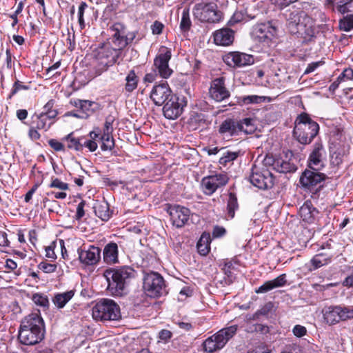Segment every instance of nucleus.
<instances>
[{"instance_id":"obj_1","label":"nucleus","mask_w":353,"mask_h":353,"mask_svg":"<svg viewBox=\"0 0 353 353\" xmlns=\"http://www.w3.org/2000/svg\"><path fill=\"white\" fill-rule=\"evenodd\" d=\"M44 336V322L39 314L32 313L22 320L18 334L19 341L21 344L36 345L39 343Z\"/></svg>"},{"instance_id":"obj_2","label":"nucleus","mask_w":353,"mask_h":353,"mask_svg":"<svg viewBox=\"0 0 353 353\" xmlns=\"http://www.w3.org/2000/svg\"><path fill=\"white\" fill-rule=\"evenodd\" d=\"M122 50L113 46L110 42L101 43L94 51L96 74L100 75L115 64Z\"/></svg>"},{"instance_id":"obj_3","label":"nucleus","mask_w":353,"mask_h":353,"mask_svg":"<svg viewBox=\"0 0 353 353\" xmlns=\"http://www.w3.org/2000/svg\"><path fill=\"white\" fill-rule=\"evenodd\" d=\"M293 134L301 144L310 143L319 131V124L307 113H301L296 117Z\"/></svg>"},{"instance_id":"obj_4","label":"nucleus","mask_w":353,"mask_h":353,"mask_svg":"<svg viewBox=\"0 0 353 353\" xmlns=\"http://www.w3.org/2000/svg\"><path fill=\"white\" fill-rule=\"evenodd\" d=\"M135 271L130 266L106 270L104 276L109 282V286L114 288L119 293L122 292L125 285L135 276Z\"/></svg>"},{"instance_id":"obj_5","label":"nucleus","mask_w":353,"mask_h":353,"mask_svg":"<svg viewBox=\"0 0 353 353\" xmlns=\"http://www.w3.org/2000/svg\"><path fill=\"white\" fill-rule=\"evenodd\" d=\"M92 317L97 321H117L121 317L120 307L113 300L101 299L92 309Z\"/></svg>"},{"instance_id":"obj_6","label":"nucleus","mask_w":353,"mask_h":353,"mask_svg":"<svg viewBox=\"0 0 353 353\" xmlns=\"http://www.w3.org/2000/svg\"><path fill=\"white\" fill-rule=\"evenodd\" d=\"M238 327L231 325L220 330L214 335L208 337L203 342V348L208 353H213L222 349L228 341L236 333Z\"/></svg>"},{"instance_id":"obj_7","label":"nucleus","mask_w":353,"mask_h":353,"mask_svg":"<svg viewBox=\"0 0 353 353\" xmlns=\"http://www.w3.org/2000/svg\"><path fill=\"white\" fill-rule=\"evenodd\" d=\"M143 288L147 296L150 297L157 298L167 293L163 278L154 272L145 274Z\"/></svg>"},{"instance_id":"obj_8","label":"nucleus","mask_w":353,"mask_h":353,"mask_svg":"<svg viewBox=\"0 0 353 353\" xmlns=\"http://www.w3.org/2000/svg\"><path fill=\"white\" fill-rule=\"evenodd\" d=\"M251 125L252 119L249 118H245L239 121L228 119L224 120L219 125V132L223 137L236 136L241 132L248 133L252 131Z\"/></svg>"},{"instance_id":"obj_9","label":"nucleus","mask_w":353,"mask_h":353,"mask_svg":"<svg viewBox=\"0 0 353 353\" xmlns=\"http://www.w3.org/2000/svg\"><path fill=\"white\" fill-rule=\"evenodd\" d=\"M194 15L199 21L208 23H218L222 17V12L214 3H199L194 8Z\"/></svg>"},{"instance_id":"obj_10","label":"nucleus","mask_w":353,"mask_h":353,"mask_svg":"<svg viewBox=\"0 0 353 353\" xmlns=\"http://www.w3.org/2000/svg\"><path fill=\"white\" fill-rule=\"evenodd\" d=\"M249 181L254 186L261 190L270 189L274 185L272 173L268 169L261 170L256 165L252 168Z\"/></svg>"},{"instance_id":"obj_11","label":"nucleus","mask_w":353,"mask_h":353,"mask_svg":"<svg viewBox=\"0 0 353 353\" xmlns=\"http://www.w3.org/2000/svg\"><path fill=\"white\" fill-rule=\"evenodd\" d=\"M323 318L329 325L353 319V308L350 307L330 306L323 310Z\"/></svg>"},{"instance_id":"obj_12","label":"nucleus","mask_w":353,"mask_h":353,"mask_svg":"<svg viewBox=\"0 0 353 353\" xmlns=\"http://www.w3.org/2000/svg\"><path fill=\"white\" fill-rule=\"evenodd\" d=\"M171 57V50L166 47H161L159 53L154 59V66L159 76L163 79H168L173 73L172 69L169 66Z\"/></svg>"},{"instance_id":"obj_13","label":"nucleus","mask_w":353,"mask_h":353,"mask_svg":"<svg viewBox=\"0 0 353 353\" xmlns=\"http://www.w3.org/2000/svg\"><path fill=\"white\" fill-rule=\"evenodd\" d=\"M228 179V175L225 173L205 176L201 181L202 190L205 194L211 195L218 188L225 185Z\"/></svg>"},{"instance_id":"obj_14","label":"nucleus","mask_w":353,"mask_h":353,"mask_svg":"<svg viewBox=\"0 0 353 353\" xmlns=\"http://www.w3.org/2000/svg\"><path fill=\"white\" fill-rule=\"evenodd\" d=\"M186 105L183 99H180L176 95L171 97L164 103L163 113L168 119H176L181 116L183 111V108Z\"/></svg>"},{"instance_id":"obj_15","label":"nucleus","mask_w":353,"mask_h":353,"mask_svg":"<svg viewBox=\"0 0 353 353\" xmlns=\"http://www.w3.org/2000/svg\"><path fill=\"white\" fill-rule=\"evenodd\" d=\"M276 32V28L268 22L257 24L254 26L252 36L255 41L269 45L274 37Z\"/></svg>"},{"instance_id":"obj_16","label":"nucleus","mask_w":353,"mask_h":353,"mask_svg":"<svg viewBox=\"0 0 353 353\" xmlns=\"http://www.w3.org/2000/svg\"><path fill=\"white\" fill-rule=\"evenodd\" d=\"M225 79L223 77L213 79L209 88L210 97L217 102H221L228 99L230 96V91L225 87Z\"/></svg>"},{"instance_id":"obj_17","label":"nucleus","mask_w":353,"mask_h":353,"mask_svg":"<svg viewBox=\"0 0 353 353\" xmlns=\"http://www.w3.org/2000/svg\"><path fill=\"white\" fill-rule=\"evenodd\" d=\"M170 214L172 225L176 228H182L188 223L190 211L188 208L179 205H170L167 210Z\"/></svg>"},{"instance_id":"obj_18","label":"nucleus","mask_w":353,"mask_h":353,"mask_svg":"<svg viewBox=\"0 0 353 353\" xmlns=\"http://www.w3.org/2000/svg\"><path fill=\"white\" fill-rule=\"evenodd\" d=\"M325 179V175L314 170L306 169L300 177V183L302 187L310 191H312L317 185Z\"/></svg>"},{"instance_id":"obj_19","label":"nucleus","mask_w":353,"mask_h":353,"mask_svg":"<svg viewBox=\"0 0 353 353\" xmlns=\"http://www.w3.org/2000/svg\"><path fill=\"white\" fill-rule=\"evenodd\" d=\"M174 94L166 82L154 85L150 97L156 105H162Z\"/></svg>"},{"instance_id":"obj_20","label":"nucleus","mask_w":353,"mask_h":353,"mask_svg":"<svg viewBox=\"0 0 353 353\" xmlns=\"http://www.w3.org/2000/svg\"><path fill=\"white\" fill-rule=\"evenodd\" d=\"M223 61L230 67H243L254 63V58L252 55L239 52H232L223 57Z\"/></svg>"},{"instance_id":"obj_21","label":"nucleus","mask_w":353,"mask_h":353,"mask_svg":"<svg viewBox=\"0 0 353 353\" xmlns=\"http://www.w3.org/2000/svg\"><path fill=\"white\" fill-rule=\"evenodd\" d=\"M263 165L266 167H272L273 170L281 173L292 172L296 170V166L288 161L282 158H274L267 155L263 159Z\"/></svg>"},{"instance_id":"obj_22","label":"nucleus","mask_w":353,"mask_h":353,"mask_svg":"<svg viewBox=\"0 0 353 353\" xmlns=\"http://www.w3.org/2000/svg\"><path fill=\"white\" fill-rule=\"evenodd\" d=\"M325 150L321 142H316L313 145V149L309 156L308 166L310 169L319 170L324 166L323 158Z\"/></svg>"},{"instance_id":"obj_23","label":"nucleus","mask_w":353,"mask_h":353,"mask_svg":"<svg viewBox=\"0 0 353 353\" xmlns=\"http://www.w3.org/2000/svg\"><path fill=\"white\" fill-rule=\"evenodd\" d=\"M79 259L82 263L88 265L97 264L101 259V250L94 245L85 249H78Z\"/></svg>"},{"instance_id":"obj_24","label":"nucleus","mask_w":353,"mask_h":353,"mask_svg":"<svg viewBox=\"0 0 353 353\" xmlns=\"http://www.w3.org/2000/svg\"><path fill=\"white\" fill-rule=\"evenodd\" d=\"M292 33L298 34L305 41H310L315 36L316 30L312 19L308 16L303 19L296 29H292Z\"/></svg>"},{"instance_id":"obj_25","label":"nucleus","mask_w":353,"mask_h":353,"mask_svg":"<svg viewBox=\"0 0 353 353\" xmlns=\"http://www.w3.org/2000/svg\"><path fill=\"white\" fill-rule=\"evenodd\" d=\"M55 113L52 112L46 115L42 112L34 113L31 117V123L36 125V128L47 132L54 123Z\"/></svg>"},{"instance_id":"obj_26","label":"nucleus","mask_w":353,"mask_h":353,"mask_svg":"<svg viewBox=\"0 0 353 353\" xmlns=\"http://www.w3.org/2000/svg\"><path fill=\"white\" fill-rule=\"evenodd\" d=\"M112 32L111 41L112 46L123 50L127 46L126 40H124L125 28L120 23H116L110 27Z\"/></svg>"},{"instance_id":"obj_27","label":"nucleus","mask_w":353,"mask_h":353,"mask_svg":"<svg viewBox=\"0 0 353 353\" xmlns=\"http://www.w3.org/2000/svg\"><path fill=\"white\" fill-rule=\"evenodd\" d=\"M325 6L341 14H353V0H325Z\"/></svg>"},{"instance_id":"obj_28","label":"nucleus","mask_w":353,"mask_h":353,"mask_svg":"<svg viewBox=\"0 0 353 353\" xmlns=\"http://www.w3.org/2000/svg\"><path fill=\"white\" fill-rule=\"evenodd\" d=\"M213 36L216 45L228 46L234 41V32L230 28H224L215 31Z\"/></svg>"},{"instance_id":"obj_29","label":"nucleus","mask_w":353,"mask_h":353,"mask_svg":"<svg viewBox=\"0 0 353 353\" xmlns=\"http://www.w3.org/2000/svg\"><path fill=\"white\" fill-rule=\"evenodd\" d=\"M319 214V211L312 204L311 201H307L299 209V215L303 221L307 223H313Z\"/></svg>"},{"instance_id":"obj_30","label":"nucleus","mask_w":353,"mask_h":353,"mask_svg":"<svg viewBox=\"0 0 353 353\" xmlns=\"http://www.w3.org/2000/svg\"><path fill=\"white\" fill-rule=\"evenodd\" d=\"M287 283L286 274H282L274 279L265 282L259 288L256 289L257 294L266 293L274 288L284 286Z\"/></svg>"},{"instance_id":"obj_31","label":"nucleus","mask_w":353,"mask_h":353,"mask_svg":"<svg viewBox=\"0 0 353 353\" xmlns=\"http://www.w3.org/2000/svg\"><path fill=\"white\" fill-rule=\"evenodd\" d=\"M118 245L116 243L110 242L105 245L103 250V259L107 264H115L119 262Z\"/></svg>"},{"instance_id":"obj_32","label":"nucleus","mask_w":353,"mask_h":353,"mask_svg":"<svg viewBox=\"0 0 353 353\" xmlns=\"http://www.w3.org/2000/svg\"><path fill=\"white\" fill-rule=\"evenodd\" d=\"M307 17V15L303 11L294 10L291 12L287 19L290 32L292 33V29H296L299 23H301L302 20Z\"/></svg>"},{"instance_id":"obj_33","label":"nucleus","mask_w":353,"mask_h":353,"mask_svg":"<svg viewBox=\"0 0 353 353\" xmlns=\"http://www.w3.org/2000/svg\"><path fill=\"white\" fill-rule=\"evenodd\" d=\"M94 210L96 216L103 221H108L111 216L109 205L105 201L96 203Z\"/></svg>"},{"instance_id":"obj_34","label":"nucleus","mask_w":353,"mask_h":353,"mask_svg":"<svg viewBox=\"0 0 353 353\" xmlns=\"http://www.w3.org/2000/svg\"><path fill=\"white\" fill-rule=\"evenodd\" d=\"M74 291L70 290L63 293L55 294L52 301L58 308H63L66 303L74 296Z\"/></svg>"},{"instance_id":"obj_35","label":"nucleus","mask_w":353,"mask_h":353,"mask_svg":"<svg viewBox=\"0 0 353 353\" xmlns=\"http://www.w3.org/2000/svg\"><path fill=\"white\" fill-rule=\"evenodd\" d=\"M210 236L203 234L196 245L198 252L201 255L205 256L208 254L210 250Z\"/></svg>"},{"instance_id":"obj_36","label":"nucleus","mask_w":353,"mask_h":353,"mask_svg":"<svg viewBox=\"0 0 353 353\" xmlns=\"http://www.w3.org/2000/svg\"><path fill=\"white\" fill-rule=\"evenodd\" d=\"M239 204L237 198L234 193L229 194V199L227 204V214L230 219H233L235 215V211L238 210Z\"/></svg>"},{"instance_id":"obj_37","label":"nucleus","mask_w":353,"mask_h":353,"mask_svg":"<svg viewBox=\"0 0 353 353\" xmlns=\"http://www.w3.org/2000/svg\"><path fill=\"white\" fill-rule=\"evenodd\" d=\"M241 101L243 104H253V103H260L261 102L272 101V98L270 97H264V96H258V95H249V96H243L240 97Z\"/></svg>"},{"instance_id":"obj_38","label":"nucleus","mask_w":353,"mask_h":353,"mask_svg":"<svg viewBox=\"0 0 353 353\" xmlns=\"http://www.w3.org/2000/svg\"><path fill=\"white\" fill-rule=\"evenodd\" d=\"M64 139L67 142L68 148L74 150L76 151H81L83 150V145L81 143L82 139L75 138L73 133L68 134Z\"/></svg>"},{"instance_id":"obj_39","label":"nucleus","mask_w":353,"mask_h":353,"mask_svg":"<svg viewBox=\"0 0 353 353\" xmlns=\"http://www.w3.org/2000/svg\"><path fill=\"white\" fill-rule=\"evenodd\" d=\"M126 83L125 85V90L128 92H132L134 90L138 84V77L135 72L132 70L129 72L125 77Z\"/></svg>"},{"instance_id":"obj_40","label":"nucleus","mask_w":353,"mask_h":353,"mask_svg":"<svg viewBox=\"0 0 353 353\" xmlns=\"http://www.w3.org/2000/svg\"><path fill=\"white\" fill-rule=\"evenodd\" d=\"M340 30L350 32L353 30V14H347L339 21Z\"/></svg>"},{"instance_id":"obj_41","label":"nucleus","mask_w":353,"mask_h":353,"mask_svg":"<svg viewBox=\"0 0 353 353\" xmlns=\"http://www.w3.org/2000/svg\"><path fill=\"white\" fill-rule=\"evenodd\" d=\"M331 261V258L327 256L323 253L316 254L311 260V263L314 266V269L319 268L329 263Z\"/></svg>"},{"instance_id":"obj_42","label":"nucleus","mask_w":353,"mask_h":353,"mask_svg":"<svg viewBox=\"0 0 353 353\" xmlns=\"http://www.w3.org/2000/svg\"><path fill=\"white\" fill-rule=\"evenodd\" d=\"M101 148L103 151L112 150L114 146V141L112 134H103L100 137Z\"/></svg>"},{"instance_id":"obj_43","label":"nucleus","mask_w":353,"mask_h":353,"mask_svg":"<svg viewBox=\"0 0 353 353\" xmlns=\"http://www.w3.org/2000/svg\"><path fill=\"white\" fill-rule=\"evenodd\" d=\"M191 24L189 8H184L182 12L180 28L183 32L188 31L191 27Z\"/></svg>"},{"instance_id":"obj_44","label":"nucleus","mask_w":353,"mask_h":353,"mask_svg":"<svg viewBox=\"0 0 353 353\" xmlns=\"http://www.w3.org/2000/svg\"><path fill=\"white\" fill-rule=\"evenodd\" d=\"M238 156V152L225 151L223 152L222 157L219 159V163L222 165H226L228 163L235 160Z\"/></svg>"},{"instance_id":"obj_45","label":"nucleus","mask_w":353,"mask_h":353,"mask_svg":"<svg viewBox=\"0 0 353 353\" xmlns=\"http://www.w3.org/2000/svg\"><path fill=\"white\" fill-rule=\"evenodd\" d=\"M32 300L39 306L46 307L48 306L49 301L46 295L40 293H35L32 295Z\"/></svg>"},{"instance_id":"obj_46","label":"nucleus","mask_w":353,"mask_h":353,"mask_svg":"<svg viewBox=\"0 0 353 353\" xmlns=\"http://www.w3.org/2000/svg\"><path fill=\"white\" fill-rule=\"evenodd\" d=\"M57 265L52 263H48L46 261H42L38 265V268L42 270L45 273H52L57 270Z\"/></svg>"},{"instance_id":"obj_47","label":"nucleus","mask_w":353,"mask_h":353,"mask_svg":"<svg viewBox=\"0 0 353 353\" xmlns=\"http://www.w3.org/2000/svg\"><path fill=\"white\" fill-rule=\"evenodd\" d=\"M88 7V5L85 2H81L78 9V18H79V23L81 29H83L85 28V22L83 19L84 11L85 8Z\"/></svg>"},{"instance_id":"obj_48","label":"nucleus","mask_w":353,"mask_h":353,"mask_svg":"<svg viewBox=\"0 0 353 353\" xmlns=\"http://www.w3.org/2000/svg\"><path fill=\"white\" fill-rule=\"evenodd\" d=\"M23 6H24L23 1H21L20 2H19V3L17 5V8L16 10L14 11V12L10 15V17L13 21L12 23V25H11L12 28H14L18 23L17 16L22 12Z\"/></svg>"},{"instance_id":"obj_49","label":"nucleus","mask_w":353,"mask_h":353,"mask_svg":"<svg viewBox=\"0 0 353 353\" xmlns=\"http://www.w3.org/2000/svg\"><path fill=\"white\" fill-rule=\"evenodd\" d=\"M293 334L297 338H302L307 333V328L301 325H296L293 327L292 330Z\"/></svg>"},{"instance_id":"obj_50","label":"nucleus","mask_w":353,"mask_h":353,"mask_svg":"<svg viewBox=\"0 0 353 353\" xmlns=\"http://www.w3.org/2000/svg\"><path fill=\"white\" fill-rule=\"evenodd\" d=\"M344 80H353V70L352 68H345L338 77L336 81L341 82Z\"/></svg>"},{"instance_id":"obj_51","label":"nucleus","mask_w":353,"mask_h":353,"mask_svg":"<svg viewBox=\"0 0 353 353\" xmlns=\"http://www.w3.org/2000/svg\"><path fill=\"white\" fill-rule=\"evenodd\" d=\"M29 130H28V137L32 141L39 140L41 138V134L38 132L39 130L38 128H36V125L30 122L29 124Z\"/></svg>"},{"instance_id":"obj_52","label":"nucleus","mask_w":353,"mask_h":353,"mask_svg":"<svg viewBox=\"0 0 353 353\" xmlns=\"http://www.w3.org/2000/svg\"><path fill=\"white\" fill-rule=\"evenodd\" d=\"M54 103V102L53 100H50L49 101H48L46 103V104L43 106V111L41 112L46 115H48V114H50V112H53L55 113V114H54V119H55L58 114V112L56 109L53 108Z\"/></svg>"},{"instance_id":"obj_53","label":"nucleus","mask_w":353,"mask_h":353,"mask_svg":"<svg viewBox=\"0 0 353 353\" xmlns=\"http://www.w3.org/2000/svg\"><path fill=\"white\" fill-rule=\"evenodd\" d=\"M50 188H58L61 190H66L68 189V185L66 183L62 182L59 179H53L50 185Z\"/></svg>"},{"instance_id":"obj_54","label":"nucleus","mask_w":353,"mask_h":353,"mask_svg":"<svg viewBox=\"0 0 353 353\" xmlns=\"http://www.w3.org/2000/svg\"><path fill=\"white\" fill-rule=\"evenodd\" d=\"M48 144L52 149H54L57 152L65 150L64 145L61 142H59L56 139H50L48 141Z\"/></svg>"},{"instance_id":"obj_55","label":"nucleus","mask_w":353,"mask_h":353,"mask_svg":"<svg viewBox=\"0 0 353 353\" xmlns=\"http://www.w3.org/2000/svg\"><path fill=\"white\" fill-rule=\"evenodd\" d=\"M298 0H271V1L278 6L279 8L283 9L289 6L290 4L296 2Z\"/></svg>"},{"instance_id":"obj_56","label":"nucleus","mask_w":353,"mask_h":353,"mask_svg":"<svg viewBox=\"0 0 353 353\" xmlns=\"http://www.w3.org/2000/svg\"><path fill=\"white\" fill-rule=\"evenodd\" d=\"M55 242H52L50 245L46 248V256L50 259H55L57 258L54 252Z\"/></svg>"},{"instance_id":"obj_57","label":"nucleus","mask_w":353,"mask_h":353,"mask_svg":"<svg viewBox=\"0 0 353 353\" xmlns=\"http://www.w3.org/2000/svg\"><path fill=\"white\" fill-rule=\"evenodd\" d=\"M85 205V201H81L77 207V212L75 214V219L80 220L85 215L84 207Z\"/></svg>"},{"instance_id":"obj_58","label":"nucleus","mask_w":353,"mask_h":353,"mask_svg":"<svg viewBox=\"0 0 353 353\" xmlns=\"http://www.w3.org/2000/svg\"><path fill=\"white\" fill-rule=\"evenodd\" d=\"M172 336V333L168 330H162L159 333V338L163 343H166Z\"/></svg>"},{"instance_id":"obj_59","label":"nucleus","mask_w":353,"mask_h":353,"mask_svg":"<svg viewBox=\"0 0 353 353\" xmlns=\"http://www.w3.org/2000/svg\"><path fill=\"white\" fill-rule=\"evenodd\" d=\"M28 87L27 85H23V83L19 81H17L14 83V85H13V88H12V90L11 91V93H10V98L12 95L15 94L19 90H28Z\"/></svg>"},{"instance_id":"obj_60","label":"nucleus","mask_w":353,"mask_h":353,"mask_svg":"<svg viewBox=\"0 0 353 353\" xmlns=\"http://www.w3.org/2000/svg\"><path fill=\"white\" fill-rule=\"evenodd\" d=\"M163 24L158 21H155L151 26L152 34H160L163 29Z\"/></svg>"},{"instance_id":"obj_61","label":"nucleus","mask_w":353,"mask_h":353,"mask_svg":"<svg viewBox=\"0 0 353 353\" xmlns=\"http://www.w3.org/2000/svg\"><path fill=\"white\" fill-rule=\"evenodd\" d=\"M82 144L83 147L87 148L90 152H94L98 148L97 142L93 140H86Z\"/></svg>"},{"instance_id":"obj_62","label":"nucleus","mask_w":353,"mask_h":353,"mask_svg":"<svg viewBox=\"0 0 353 353\" xmlns=\"http://www.w3.org/2000/svg\"><path fill=\"white\" fill-rule=\"evenodd\" d=\"M93 102L88 100H81L80 109L85 114H88V112L90 111L91 106Z\"/></svg>"},{"instance_id":"obj_63","label":"nucleus","mask_w":353,"mask_h":353,"mask_svg":"<svg viewBox=\"0 0 353 353\" xmlns=\"http://www.w3.org/2000/svg\"><path fill=\"white\" fill-rule=\"evenodd\" d=\"M89 137L90 138V140H93L96 142L100 141V137H101V130L99 128L94 129L89 133Z\"/></svg>"},{"instance_id":"obj_64","label":"nucleus","mask_w":353,"mask_h":353,"mask_svg":"<svg viewBox=\"0 0 353 353\" xmlns=\"http://www.w3.org/2000/svg\"><path fill=\"white\" fill-rule=\"evenodd\" d=\"M281 353H301V348L298 345L287 347Z\"/></svg>"}]
</instances>
